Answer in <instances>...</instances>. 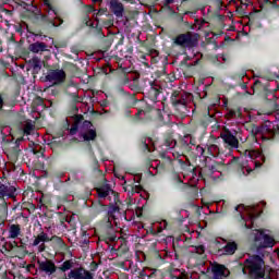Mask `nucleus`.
<instances>
[{
    "mask_svg": "<svg viewBox=\"0 0 279 279\" xmlns=\"http://www.w3.org/2000/svg\"><path fill=\"white\" fill-rule=\"evenodd\" d=\"M265 260L259 255L250 256L244 260V266H241L244 276L248 275L251 279L265 278Z\"/></svg>",
    "mask_w": 279,
    "mask_h": 279,
    "instance_id": "obj_1",
    "label": "nucleus"
},
{
    "mask_svg": "<svg viewBox=\"0 0 279 279\" xmlns=\"http://www.w3.org/2000/svg\"><path fill=\"white\" fill-rule=\"evenodd\" d=\"M45 241H49V239H47V233H45V231H41L39 234L34 236L33 242L29 241V236H25L20 239V246L19 243L16 241H14V246L15 247H20V250H27V247H37L39 253H43L47 250V245L45 244Z\"/></svg>",
    "mask_w": 279,
    "mask_h": 279,
    "instance_id": "obj_2",
    "label": "nucleus"
},
{
    "mask_svg": "<svg viewBox=\"0 0 279 279\" xmlns=\"http://www.w3.org/2000/svg\"><path fill=\"white\" fill-rule=\"evenodd\" d=\"M198 35L192 32H186L183 34H179L173 39V44L177 47H182L183 49H193V47H197Z\"/></svg>",
    "mask_w": 279,
    "mask_h": 279,
    "instance_id": "obj_3",
    "label": "nucleus"
},
{
    "mask_svg": "<svg viewBox=\"0 0 279 279\" xmlns=\"http://www.w3.org/2000/svg\"><path fill=\"white\" fill-rule=\"evenodd\" d=\"M44 8L45 12H47V14L41 15V21H44V23H48L49 25H52V27H58L56 21H53V17H49L51 16V13L56 16L57 21H59V25L64 23V20L60 17V11H58V9L51 4L50 0H44Z\"/></svg>",
    "mask_w": 279,
    "mask_h": 279,
    "instance_id": "obj_4",
    "label": "nucleus"
},
{
    "mask_svg": "<svg viewBox=\"0 0 279 279\" xmlns=\"http://www.w3.org/2000/svg\"><path fill=\"white\" fill-rule=\"evenodd\" d=\"M172 108H174L177 114L184 117L186 114V96L181 92L174 90L170 96Z\"/></svg>",
    "mask_w": 279,
    "mask_h": 279,
    "instance_id": "obj_5",
    "label": "nucleus"
},
{
    "mask_svg": "<svg viewBox=\"0 0 279 279\" xmlns=\"http://www.w3.org/2000/svg\"><path fill=\"white\" fill-rule=\"evenodd\" d=\"M95 191L98 195V199H109V202H112V197H113L114 204H121V199L119 198V193L112 190L110 184L99 185L98 187L95 189Z\"/></svg>",
    "mask_w": 279,
    "mask_h": 279,
    "instance_id": "obj_6",
    "label": "nucleus"
},
{
    "mask_svg": "<svg viewBox=\"0 0 279 279\" xmlns=\"http://www.w3.org/2000/svg\"><path fill=\"white\" fill-rule=\"evenodd\" d=\"M255 243L257 247L265 250L267 247H272L274 245H276V240L274 239V236L265 233V231H258L255 235Z\"/></svg>",
    "mask_w": 279,
    "mask_h": 279,
    "instance_id": "obj_7",
    "label": "nucleus"
},
{
    "mask_svg": "<svg viewBox=\"0 0 279 279\" xmlns=\"http://www.w3.org/2000/svg\"><path fill=\"white\" fill-rule=\"evenodd\" d=\"M191 135H184L183 137L177 141V145L174 146V151L177 156H184V154H189L192 151L191 148Z\"/></svg>",
    "mask_w": 279,
    "mask_h": 279,
    "instance_id": "obj_8",
    "label": "nucleus"
},
{
    "mask_svg": "<svg viewBox=\"0 0 279 279\" xmlns=\"http://www.w3.org/2000/svg\"><path fill=\"white\" fill-rule=\"evenodd\" d=\"M105 233L101 235L102 241L105 243H114L117 242V234H114V226H112V221L110 218H107L104 225Z\"/></svg>",
    "mask_w": 279,
    "mask_h": 279,
    "instance_id": "obj_9",
    "label": "nucleus"
},
{
    "mask_svg": "<svg viewBox=\"0 0 279 279\" xmlns=\"http://www.w3.org/2000/svg\"><path fill=\"white\" fill-rule=\"evenodd\" d=\"M211 274H213L211 279H223L230 276V269H228L226 265L215 262L211 265Z\"/></svg>",
    "mask_w": 279,
    "mask_h": 279,
    "instance_id": "obj_10",
    "label": "nucleus"
},
{
    "mask_svg": "<svg viewBox=\"0 0 279 279\" xmlns=\"http://www.w3.org/2000/svg\"><path fill=\"white\" fill-rule=\"evenodd\" d=\"M16 197V187L10 183H0V199H14Z\"/></svg>",
    "mask_w": 279,
    "mask_h": 279,
    "instance_id": "obj_11",
    "label": "nucleus"
},
{
    "mask_svg": "<svg viewBox=\"0 0 279 279\" xmlns=\"http://www.w3.org/2000/svg\"><path fill=\"white\" fill-rule=\"evenodd\" d=\"M66 80V72L64 70H48L46 75L47 82H57L58 84H62Z\"/></svg>",
    "mask_w": 279,
    "mask_h": 279,
    "instance_id": "obj_12",
    "label": "nucleus"
},
{
    "mask_svg": "<svg viewBox=\"0 0 279 279\" xmlns=\"http://www.w3.org/2000/svg\"><path fill=\"white\" fill-rule=\"evenodd\" d=\"M221 138L228 147H231L232 149H239V138L232 134V132L227 131L223 134H221Z\"/></svg>",
    "mask_w": 279,
    "mask_h": 279,
    "instance_id": "obj_13",
    "label": "nucleus"
},
{
    "mask_svg": "<svg viewBox=\"0 0 279 279\" xmlns=\"http://www.w3.org/2000/svg\"><path fill=\"white\" fill-rule=\"evenodd\" d=\"M150 87L149 89H147L146 97L153 101L154 104H156V101H158V96L162 93L160 86H158L156 83L154 82H149Z\"/></svg>",
    "mask_w": 279,
    "mask_h": 279,
    "instance_id": "obj_14",
    "label": "nucleus"
},
{
    "mask_svg": "<svg viewBox=\"0 0 279 279\" xmlns=\"http://www.w3.org/2000/svg\"><path fill=\"white\" fill-rule=\"evenodd\" d=\"M23 137L17 138L14 143H12L13 146L8 153L9 158H11V160H14V162H16V160H19V156H21L20 145L21 143H23Z\"/></svg>",
    "mask_w": 279,
    "mask_h": 279,
    "instance_id": "obj_15",
    "label": "nucleus"
},
{
    "mask_svg": "<svg viewBox=\"0 0 279 279\" xmlns=\"http://www.w3.org/2000/svg\"><path fill=\"white\" fill-rule=\"evenodd\" d=\"M39 269L40 271H44L45 274H49L51 276L56 274V271H58V266H56V263H53V260L47 259L39 263Z\"/></svg>",
    "mask_w": 279,
    "mask_h": 279,
    "instance_id": "obj_16",
    "label": "nucleus"
},
{
    "mask_svg": "<svg viewBox=\"0 0 279 279\" xmlns=\"http://www.w3.org/2000/svg\"><path fill=\"white\" fill-rule=\"evenodd\" d=\"M110 11L114 16H117V19H121L123 16V12H125V7H123V3L119 2V0H111Z\"/></svg>",
    "mask_w": 279,
    "mask_h": 279,
    "instance_id": "obj_17",
    "label": "nucleus"
},
{
    "mask_svg": "<svg viewBox=\"0 0 279 279\" xmlns=\"http://www.w3.org/2000/svg\"><path fill=\"white\" fill-rule=\"evenodd\" d=\"M28 50L32 53H45V51H49V46L43 41H36L28 46Z\"/></svg>",
    "mask_w": 279,
    "mask_h": 279,
    "instance_id": "obj_18",
    "label": "nucleus"
},
{
    "mask_svg": "<svg viewBox=\"0 0 279 279\" xmlns=\"http://www.w3.org/2000/svg\"><path fill=\"white\" fill-rule=\"evenodd\" d=\"M163 145L167 149H175V145H178V141L173 138V131H168L163 135Z\"/></svg>",
    "mask_w": 279,
    "mask_h": 279,
    "instance_id": "obj_19",
    "label": "nucleus"
},
{
    "mask_svg": "<svg viewBox=\"0 0 279 279\" xmlns=\"http://www.w3.org/2000/svg\"><path fill=\"white\" fill-rule=\"evenodd\" d=\"M248 217L251 219V225H247L245 218L243 217V214H241V211L239 213L238 220L241 228H243L244 230H252L254 228V219H256V215L250 214Z\"/></svg>",
    "mask_w": 279,
    "mask_h": 279,
    "instance_id": "obj_20",
    "label": "nucleus"
},
{
    "mask_svg": "<svg viewBox=\"0 0 279 279\" xmlns=\"http://www.w3.org/2000/svg\"><path fill=\"white\" fill-rule=\"evenodd\" d=\"M236 250H239V244L234 241H231L227 242L222 248V252L225 256H234V254H236Z\"/></svg>",
    "mask_w": 279,
    "mask_h": 279,
    "instance_id": "obj_21",
    "label": "nucleus"
},
{
    "mask_svg": "<svg viewBox=\"0 0 279 279\" xmlns=\"http://www.w3.org/2000/svg\"><path fill=\"white\" fill-rule=\"evenodd\" d=\"M8 219V202L5 199H0V228L5 226Z\"/></svg>",
    "mask_w": 279,
    "mask_h": 279,
    "instance_id": "obj_22",
    "label": "nucleus"
},
{
    "mask_svg": "<svg viewBox=\"0 0 279 279\" xmlns=\"http://www.w3.org/2000/svg\"><path fill=\"white\" fill-rule=\"evenodd\" d=\"M141 180H143V174H135L133 178L134 184L129 185L131 189V195L134 193H141L143 191V186L141 185Z\"/></svg>",
    "mask_w": 279,
    "mask_h": 279,
    "instance_id": "obj_23",
    "label": "nucleus"
},
{
    "mask_svg": "<svg viewBox=\"0 0 279 279\" xmlns=\"http://www.w3.org/2000/svg\"><path fill=\"white\" fill-rule=\"evenodd\" d=\"M257 158H259V160L254 161V166H255V169H260L263 167V163L269 162V160L271 158V154L262 150L259 153V155L257 156ZM260 160H262V162H260Z\"/></svg>",
    "mask_w": 279,
    "mask_h": 279,
    "instance_id": "obj_24",
    "label": "nucleus"
},
{
    "mask_svg": "<svg viewBox=\"0 0 279 279\" xmlns=\"http://www.w3.org/2000/svg\"><path fill=\"white\" fill-rule=\"evenodd\" d=\"M73 267H75V259H66L58 266V271L66 274V271H73Z\"/></svg>",
    "mask_w": 279,
    "mask_h": 279,
    "instance_id": "obj_25",
    "label": "nucleus"
},
{
    "mask_svg": "<svg viewBox=\"0 0 279 279\" xmlns=\"http://www.w3.org/2000/svg\"><path fill=\"white\" fill-rule=\"evenodd\" d=\"M83 121H84V116L76 114L74 117V123L72 124V126L70 129V135L71 136H75V134H77V132L80 130V125L82 124Z\"/></svg>",
    "mask_w": 279,
    "mask_h": 279,
    "instance_id": "obj_26",
    "label": "nucleus"
},
{
    "mask_svg": "<svg viewBox=\"0 0 279 279\" xmlns=\"http://www.w3.org/2000/svg\"><path fill=\"white\" fill-rule=\"evenodd\" d=\"M80 134H81V138H83L86 143H90V141H96L97 138V130L95 129L83 131Z\"/></svg>",
    "mask_w": 279,
    "mask_h": 279,
    "instance_id": "obj_27",
    "label": "nucleus"
},
{
    "mask_svg": "<svg viewBox=\"0 0 279 279\" xmlns=\"http://www.w3.org/2000/svg\"><path fill=\"white\" fill-rule=\"evenodd\" d=\"M21 236V225H11L9 228V239H19Z\"/></svg>",
    "mask_w": 279,
    "mask_h": 279,
    "instance_id": "obj_28",
    "label": "nucleus"
},
{
    "mask_svg": "<svg viewBox=\"0 0 279 279\" xmlns=\"http://www.w3.org/2000/svg\"><path fill=\"white\" fill-rule=\"evenodd\" d=\"M264 132H267L268 134H274V131L271 129H267V126L253 125V128L251 130V134L253 136H258L259 134H263Z\"/></svg>",
    "mask_w": 279,
    "mask_h": 279,
    "instance_id": "obj_29",
    "label": "nucleus"
},
{
    "mask_svg": "<svg viewBox=\"0 0 279 279\" xmlns=\"http://www.w3.org/2000/svg\"><path fill=\"white\" fill-rule=\"evenodd\" d=\"M220 154L219 146L217 144H207V155L211 156L213 158H218Z\"/></svg>",
    "mask_w": 279,
    "mask_h": 279,
    "instance_id": "obj_30",
    "label": "nucleus"
},
{
    "mask_svg": "<svg viewBox=\"0 0 279 279\" xmlns=\"http://www.w3.org/2000/svg\"><path fill=\"white\" fill-rule=\"evenodd\" d=\"M47 239L45 241V243H49L50 241H52V243H56L57 245H59V247H62V245H64V240H62V238L58 236V235H52L51 238H49V234H47Z\"/></svg>",
    "mask_w": 279,
    "mask_h": 279,
    "instance_id": "obj_31",
    "label": "nucleus"
},
{
    "mask_svg": "<svg viewBox=\"0 0 279 279\" xmlns=\"http://www.w3.org/2000/svg\"><path fill=\"white\" fill-rule=\"evenodd\" d=\"M119 210H121V208L114 203V201L109 204V217H114V213H119Z\"/></svg>",
    "mask_w": 279,
    "mask_h": 279,
    "instance_id": "obj_32",
    "label": "nucleus"
},
{
    "mask_svg": "<svg viewBox=\"0 0 279 279\" xmlns=\"http://www.w3.org/2000/svg\"><path fill=\"white\" fill-rule=\"evenodd\" d=\"M93 122L88 120H84L82 125L80 126V133L87 132L88 130H93Z\"/></svg>",
    "mask_w": 279,
    "mask_h": 279,
    "instance_id": "obj_33",
    "label": "nucleus"
},
{
    "mask_svg": "<svg viewBox=\"0 0 279 279\" xmlns=\"http://www.w3.org/2000/svg\"><path fill=\"white\" fill-rule=\"evenodd\" d=\"M193 247V252H194V254H198V256H202V257H204V256H206L205 254H206V246H204V245H198V246H192Z\"/></svg>",
    "mask_w": 279,
    "mask_h": 279,
    "instance_id": "obj_34",
    "label": "nucleus"
},
{
    "mask_svg": "<svg viewBox=\"0 0 279 279\" xmlns=\"http://www.w3.org/2000/svg\"><path fill=\"white\" fill-rule=\"evenodd\" d=\"M136 104H138V99H136V96L131 95L128 97V107L129 108H134V106H136Z\"/></svg>",
    "mask_w": 279,
    "mask_h": 279,
    "instance_id": "obj_35",
    "label": "nucleus"
},
{
    "mask_svg": "<svg viewBox=\"0 0 279 279\" xmlns=\"http://www.w3.org/2000/svg\"><path fill=\"white\" fill-rule=\"evenodd\" d=\"M240 154L245 158H248L250 160H254V156L256 153H254V150L245 149L243 151H240Z\"/></svg>",
    "mask_w": 279,
    "mask_h": 279,
    "instance_id": "obj_36",
    "label": "nucleus"
},
{
    "mask_svg": "<svg viewBox=\"0 0 279 279\" xmlns=\"http://www.w3.org/2000/svg\"><path fill=\"white\" fill-rule=\"evenodd\" d=\"M32 132H34V124L28 122L24 125V134H26V136H29V134H32Z\"/></svg>",
    "mask_w": 279,
    "mask_h": 279,
    "instance_id": "obj_37",
    "label": "nucleus"
},
{
    "mask_svg": "<svg viewBox=\"0 0 279 279\" xmlns=\"http://www.w3.org/2000/svg\"><path fill=\"white\" fill-rule=\"evenodd\" d=\"M154 169H156L157 173H162L167 171V165L165 162H158Z\"/></svg>",
    "mask_w": 279,
    "mask_h": 279,
    "instance_id": "obj_38",
    "label": "nucleus"
},
{
    "mask_svg": "<svg viewBox=\"0 0 279 279\" xmlns=\"http://www.w3.org/2000/svg\"><path fill=\"white\" fill-rule=\"evenodd\" d=\"M32 66H33L34 71H40V69H41L40 60H38V58H33Z\"/></svg>",
    "mask_w": 279,
    "mask_h": 279,
    "instance_id": "obj_39",
    "label": "nucleus"
},
{
    "mask_svg": "<svg viewBox=\"0 0 279 279\" xmlns=\"http://www.w3.org/2000/svg\"><path fill=\"white\" fill-rule=\"evenodd\" d=\"M257 77L266 80L267 82H274V80H276V74L258 75Z\"/></svg>",
    "mask_w": 279,
    "mask_h": 279,
    "instance_id": "obj_40",
    "label": "nucleus"
},
{
    "mask_svg": "<svg viewBox=\"0 0 279 279\" xmlns=\"http://www.w3.org/2000/svg\"><path fill=\"white\" fill-rule=\"evenodd\" d=\"M141 148L143 151H149V144L147 143L146 138L141 140Z\"/></svg>",
    "mask_w": 279,
    "mask_h": 279,
    "instance_id": "obj_41",
    "label": "nucleus"
},
{
    "mask_svg": "<svg viewBox=\"0 0 279 279\" xmlns=\"http://www.w3.org/2000/svg\"><path fill=\"white\" fill-rule=\"evenodd\" d=\"M83 23H85V25H86L87 27H95V24H94V23H90V17H89L88 15H85V16L83 17Z\"/></svg>",
    "mask_w": 279,
    "mask_h": 279,
    "instance_id": "obj_42",
    "label": "nucleus"
},
{
    "mask_svg": "<svg viewBox=\"0 0 279 279\" xmlns=\"http://www.w3.org/2000/svg\"><path fill=\"white\" fill-rule=\"evenodd\" d=\"M39 204H41V206H45L46 208H49V199H47V197L43 196L39 199Z\"/></svg>",
    "mask_w": 279,
    "mask_h": 279,
    "instance_id": "obj_43",
    "label": "nucleus"
},
{
    "mask_svg": "<svg viewBox=\"0 0 279 279\" xmlns=\"http://www.w3.org/2000/svg\"><path fill=\"white\" fill-rule=\"evenodd\" d=\"M106 210V205L101 203V201L98 202V209L97 213H104Z\"/></svg>",
    "mask_w": 279,
    "mask_h": 279,
    "instance_id": "obj_44",
    "label": "nucleus"
},
{
    "mask_svg": "<svg viewBox=\"0 0 279 279\" xmlns=\"http://www.w3.org/2000/svg\"><path fill=\"white\" fill-rule=\"evenodd\" d=\"M33 154L37 157L40 158V156H44V151L43 150H38L36 148H33Z\"/></svg>",
    "mask_w": 279,
    "mask_h": 279,
    "instance_id": "obj_45",
    "label": "nucleus"
},
{
    "mask_svg": "<svg viewBox=\"0 0 279 279\" xmlns=\"http://www.w3.org/2000/svg\"><path fill=\"white\" fill-rule=\"evenodd\" d=\"M258 12H260V11L254 9V13L248 14V21H254V17L256 16V14H258Z\"/></svg>",
    "mask_w": 279,
    "mask_h": 279,
    "instance_id": "obj_46",
    "label": "nucleus"
},
{
    "mask_svg": "<svg viewBox=\"0 0 279 279\" xmlns=\"http://www.w3.org/2000/svg\"><path fill=\"white\" fill-rule=\"evenodd\" d=\"M197 150L201 151V156H206V148L197 146Z\"/></svg>",
    "mask_w": 279,
    "mask_h": 279,
    "instance_id": "obj_47",
    "label": "nucleus"
},
{
    "mask_svg": "<svg viewBox=\"0 0 279 279\" xmlns=\"http://www.w3.org/2000/svg\"><path fill=\"white\" fill-rule=\"evenodd\" d=\"M160 232H162V228H159L157 232L154 229L150 230V234H153V236H156V234H160Z\"/></svg>",
    "mask_w": 279,
    "mask_h": 279,
    "instance_id": "obj_48",
    "label": "nucleus"
},
{
    "mask_svg": "<svg viewBox=\"0 0 279 279\" xmlns=\"http://www.w3.org/2000/svg\"><path fill=\"white\" fill-rule=\"evenodd\" d=\"M13 171H17V173L23 174V168H21L20 166H14Z\"/></svg>",
    "mask_w": 279,
    "mask_h": 279,
    "instance_id": "obj_49",
    "label": "nucleus"
},
{
    "mask_svg": "<svg viewBox=\"0 0 279 279\" xmlns=\"http://www.w3.org/2000/svg\"><path fill=\"white\" fill-rule=\"evenodd\" d=\"M230 114H231V117H236V114H238V117H241V112H239V111H230Z\"/></svg>",
    "mask_w": 279,
    "mask_h": 279,
    "instance_id": "obj_50",
    "label": "nucleus"
},
{
    "mask_svg": "<svg viewBox=\"0 0 279 279\" xmlns=\"http://www.w3.org/2000/svg\"><path fill=\"white\" fill-rule=\"evenodd\" d=\"M71 53H74V56H76V58H77V56H80V51L75 48L71 49Z\"/></svg>",
    "mask_w": 279,
    "mask_h": 279,
    "instance_id": "obj_51",
    "label": "nucleus"
},
{
    "mask_svg": "<svg viewBox=\"0 0 279 279\" xmlns=\"http://www.w3.org/2000/svg\"><path fill=\"white\" fill-rule=\"evenodd\" d=\"M143 112H145V110L138 109L137 112L135 113V117L136 118L141 117V114H143Z\"/></svg>",
    "mask_w": 279,
    "mask_h": 279,
    "instance_id": "obj_52",
    "label": "nucleus"
},
{
    "mask_svg": "<svg viewBox=\"0 0 279 279\" xmlns=\"http://www.w3.org/2000/svg\"><path fill=\"white\" fill-rule=\"evenodd\" d=\"M45 104V100L43 98H37V106H43Z\"/></svg>",
    "mask_w": 279,
    "mask_h": 279,
    "instance_id": "obj_53",
    "label": "nucleus"
},
{
    "mask_svg": "<svg viewBox=\"0 0 279 279\" xmlns=\"http://www.w3.org/2000/svg\"><path fill=\"white\" fill-rule=\"evenodd\" d=\"M3 96L0 95V110H3Z\"/></svg>",
    "mask_w": 279,
    "mask_h": 279,
    "instance_id": "obj_54",
    "label": "nucleus"
},
{
    "mask_svg": "<svg viewBox=\"0 0 279 279\" xmlns=\"http://www.w3.org/2000/svg\"><path fill=\"white\" fill-rule=\"evenodd\" d=\"M195 143H196L195 138H193V136H191L190 147L195 146L196 145Z\"/></svg>",
    "mask_w": 279,
    "mask_h": 279,
    "instance_id": "obj_55",
    "label": "nucleus"
},
{
    "mask_svg": "<svg viewBox=\"0 0 279 279\" xmlns=\"http://www.w3.org/2000/svg\"><path fill=\"white\" fill-rule=\"evenodd\" d=\"M254 86H263V82H260L259 80H256L254 82Z\"/></svg>",
    "mask_w": 279,
    "mask_h": 279,
    "instance_id": "obj_56",
    "label": "nucleus"
},
{
    "mask_svg": "<svg viewBox=\"0 0 279 279\" xmlns=\"http://www.w3.org/2000/svg\"><path fill=\"white\" fill-rule=\"evenodd\" d=\"M170 279H183V277H178V276L171 274V275H170Z\"/></svg>",
    "mask_w": 279,
    "mask_h": 279,
    "instance_id": "obj_57",
    "label": "nucleus"
},
{
    "mask_svg": "<svg viewBox=\"0 0 279 279\" xmlns=\"http://www.w3.org/2000/svg\"><path fill=\"white\" fill-rule=\"evenodd\" d=\"M95 169L99 168V161L97 159H94Z\"/></svg>",
    "mask_w": 279,
    "mask_h": 279,
    "instance_id": "obj_58",
    "label": "nucleus"
},
{
    "mask_svg": "<svg viewBox=\"0 0 279 279\" xmlns=\"http://www.w3.org/2000/svg\"><path fill=\"white\" fill-rule=\"evenodd\" d=\"M167 80L168 82H175V76H171V77L167 76Z\"/></svg>",
    "mask_w": 279,
    "mask_h": 279,
    "instance_id": "obj_59",
    "label": "nucleus"
},
{
    "mask_svg": "<svg viewBox=\"0 0 279 279\" xmlns=\"http://www.w3.org/2000/svg\"><path fill=\"white\" fill-rule=\"evenodd\" d=\"M239 208H244V206H243V205H238V206H235V211H236V213H239Z\"/></svg>",
    "mask_w": 279,
    "mask_h": 279,
    "instance_id": "obj_60",
    "label": "nucleus"
},
{
    "mask_svg": "<svg viewBox=\"0 0 279 279\" xmlns=\"http://www.w3.org/2000/svg\"><path fill=\"white\" fill-rule=\"evenodd\" d=\"M125 1L126 3H134V0H122Z\"/></svg>",
    "mask_w": 279,
    "mask_h": 279,
    "instance_id": "obj_61",
    "label": "nucleus"
},
{
    "mask_svg": "<svg viewBox=\"0 0 279 279\" xmlns=\"http://www.w3.org/2000/svg\"><path fill=\"white\" fill-rule=\"evenodd\" d=\"M5 141H7V137H5V135H3L2 136V143H5Z\"/></svg>",
    "mask_w": 279,
    "mask_h": 279,
    "instance_id": "obj_62",
    "label": "nucleus"
},
{
    "mask_svg": "<svg viewBox=\"0 0 279 279\" xmlns=\"http://www.w3.org/2000/svg\"><path fill=\"white\" fill-rule=\"evenodd\" d=\"M16 32H22L21 26H19V27L16 28Z\"/></svg>",
    "mask_w": 279,
    "mask_h": 279,
    "instance_id": "obj_63",
    "label": "nucleus"
},
{
    "mask_svg": "<svg viewBox=\"0 0 279 279\" xmlns=\"http://www.w3.org/2000/svg\"><path fill=\"white\" fill-rule=\"evenodd\" d=\"M167 3H173V0H166Z\"/></svg>",
    "mask_w": 279,
    "mask_h": 279,
    "instance_id": "obj_64",
    "label": "nucleus"
}]
</instances>
